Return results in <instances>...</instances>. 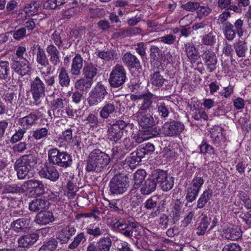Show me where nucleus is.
<instances>
[{
    "label": "nucleus",
    "mask_w": 251,
    "mask_h": 251,
    "mask_svg": "<svg viewBox=\"0 0 251 251\" xmlns=\"http://www.w3.org/2000/svg\"><path fill=\"white\" fill-rule=\"evenodd\" d=\"M110 161L109 156L100 149L93 150L86 160L85 170L87 172H101Z\"/></svg>",
    "instance_id": "f257e3e1"
},
{
    "label": "nucleus",
    "mask_w": 251,
    "mask_h": 251,
    "mask_svg": "<svg viewBox=\"0 0 251 251\" xmlns=\"http://www.w3.org/2000/svg\"><path fill=\"white\" fill-rule=\"evenodd\" d=\"M223 236L228 240H236L242 236V233L239 228L233 226L223 229Z\"/></svg>",
    "instance_id": "a878e982"
},
{
    "label": "nucleus",
    "mask_w": 251,
    "mask_h": 251,
    "mask_svg": "<svg viewBox=\"0 0 251 251\" xmlns=\"http://www.w3.org/2000/svg\"><path fill=\"white\" fill-rule=\"evenodd\" d=\"M201 41L202 44L207 46L212 47L217 41L216 33L213 31H210L208 33L203 35Z\"/></svg>",
    "instance_id": "a18cd8bd"
},
{
    "label": "nucleus",
    "mask_w": 251,
    "mask_h": 251,
    "mask_svg": "<svg viewBox=\"0 0 251 251\" xmlns=\"http://www.w3.org/2000/svg\"><path fill=\"white\" fill-rule=\"evenodd\" d=\"M86 124H88L90 127L97 128L99 126V120L97 115L91 113L85 120Z\"/></svg>",
    "instance_id": "bf43d9fd"
},
{
    "label": "nucleus",
    "mask_w": 251,
    "mask_h": 251,
    "mask_svg": "<svg viewBox=\"0 0 251 251\" xmlns=\"http://www.w3.org/2000/svg\"><path fill=\"white\" fill-rule=\"evenodd\" d=\"M76 232V229L74 226L68 225L59 231L57 239L62 244L67 243L71 237L75 235Z\"/></svg>",
    "instance_id": "6ab92c4d"
},
{
    "label": "nucleus",
    "mask_w": 251,
    "mask_h": 251,
    "mask_svg": "<svg viewBox=\"0 0 251 251\" xmlns=\"http://www.w3.org/2000/svg\"><path fill=\"white\" fill-rule=\"evenodd\" d=\"M9 64L7 61H0V78L6 79L9 72Z\"/></svg>",
    "instance_id": "6e6d98bb"
},
{
    "label": "nucleus",
    "mask_w": 251,
    "mask_h": 251,
    "mask_svg": "<svg viewBox=\"0 0 251 251\" xmlns=\"http://www.w3.org/2000/svg\"><path fill=\"white\" fill-rule=\"evenodd\" d=\"M133 117L143 128H151L155 124L154 119L149 113L136 112Z\"/></svg>",
    "instance_id": "2eb2a0df"
},
{
    "label": "nucleus",
    "mask_w": 251,
    "mask_h": 251,
    "mask_svg": "<svg viewBox=\"0 0 251 251\" xmlns=\"http://www.w3.org/2000/svg\"><path fill=\"white\" fill-rule=\"evenodd\" d=\"M239 197L243 201V204L247 209H251V199L245 192L241 191L239 192Z\"/></svg>",
    "instance_id": "0e129e2a"
},
{
    "label": "nucleus",
    "mask_w": 251,
    "mask_h": 251,
    "mask_svg": "<svg viewBox=\"0 0 251 251\" xmlns=\"http://www.w3.org/2000/svg\"><path fill=\"white\" fill-rule=\"evenodd\" d=\"M97 55L100 58L105 61L114 60L118 58L117 51L113 49L106 51H99Z\"/></svg>",
    "instance_id": "58836bf2"
},
{
    "label": "nucleus",
    "mask_w": 251,
    "mask_h": 251,
    "mask_svg": "<svg viewBox=\"0 0 251 251\" xmlns=\"http://www.w3.org/2000/svg\"><path fill=\"white\" fill-rule=\"evenodd\" d=\"M12 69L18 74L24 76L30 71L29 61L24 58H16L12 60Z\"/></svg>",
    "instance_id": "ddd939ff"
},
{
    "label": "nucleus",
    "mask_w": 251,
    "mask_h": 251,
    "mask_svg": "<svg viewBox=\"0 0 251 251\" xmlns=\"http://www.w3.org/2000/svg\"><path fill=\"white\" fill-rule=\"evenodd\" d=\"M93 80H88L85 77L80 78L75 83V88L80 92L87 91L92 86Z\"/></svg>",
    "instance_id": "c756f323"
},
{
    "label": "nucleus",
    "mask_w": 251,
    "mask_h": 251,
    "mask_svg": "<svg viewBox=\"0 0 251 251\" xmlns=\"http://www.w3.org/2000/svg\"><path fill=\"white\" fill-rule=\"evenodd\" d=\"M58 71L59 84L61 87H68L70 84L71 79L66 69L62 67Z\"/></svg>",
    "instance_id": "2f4dec72"
},
{
    "label": "nucleus",
    "mask_w": 251,
    "mask_h": 251,
    "mask_svg": "<svg viewBox=\"0 0 251 251\" xmlns=\"http://www.w3.org/2000/svg\"><path fill=\"white\" fill-rule=\"evenodd\" d=\"M134 127L132 123L126 122L123 120H116L115 123L110 124L107 129V137L113 144L119 142L124 135V132H126L128 129Z\"/></svg>",
    "instance_id": "f03ea898"
},
{
    "label": "nucleus",
    "mask_w": 251,
    "mask_h": 251,
    "mask_svg": "<svg viewBox=\"0 0 251 251\" xmlns=\"http://www.w3.org/2000/svg\"><path fill=\"white\" fill-rule=\"evenodd\" d=\"M159 199L155 196H152L147 200L144 203V207L147 210L154 209L159 205Z\"/></svg>",
    "instance_id": "5fc2aeb1"
},
{
    "label": "nucleus",
    "mask_w": 251,
    "mask_h": 251,
    "mask_svg": "<svg viewBox=\"0 0 251 251\" xmlns=\"http://www.w3.org/2000/svg\"><path fill=\"white\" fill-rule=\"evenodd\" d=\"M213 193L212 190L208 188L205 189L197 201L196 209H201L203 208L208 201L211 199Z\"/></svg>",
    "instance_id": "cd10ccee"
},
{
    "label": "nucleus",
    "mask_w": 251,
    "mask_h": 251,
    "mask_svg": "<svg viewBox=\"0 0 251 251\" xmlns=\"http://www.w3.org/2000/svg\"><path fill=\"white\" fill-rule=\"evenodd\" d=\"M49 163L52 165L67 168L72 164V157L66 151H60L57 148H52L48 151Z\"/></svg>",
    "instance_id": "20e7f679"
},
{
    "label": "nucleus",
    "mask_w": 251,
    "mask_h": 251,
    "mask_svg": "<svg viewBox=\"0 0 251 251\" xmlns=\"http://www.w3.org/2000/svg\"><path fill=\"white\" fill-rule=\"evenodd\" d=\"M202 59L207 70L211 73L216 69L217 58L215 52L211 49H206L201 54Z\"/></svg>",
    "instance_id": "f8f14e48"
},
{
    "label": "nucleus",
    "mask_w": 251,
    "mask_h": 251,
    "mask_svg": "<svg viewBox=\"0 0 251 251\" xmlns=\"http://www.w3.org/2000/svg\"><path fill=\"white\" fill-rule=\"evenodd\" d=\"M204 180L202 177L195 176L192 180V182L189 185V186L200 192Z\"/></svg>",
    "instance_id": "052dcab7"
},
{
    "label": "nucleus",
    "mask_w": 251,
    "mask_h": 251,
    "mask_svg": "<svg viewBox=\"0 0 251 251\" xmlns=\"http://www.w3.org/2000/svg\"><path fill=\"white\" fill-rule=\"evenodd\" d=\"M143 101L141 106L139 107L138 111L137 112L139 113H147V111H151L154 109L152 106L153 102L157 101V100L159 97L154 95L151 92H148L144 94L143 97Z\"/></svg>",
    "instance_id": "dca6fc26"
},
{
    "label": "nucleus",
    "mask_w": 251,
    "mask_h": 251,
    "mask_svg": "<svg viewBox=\"0 0 251 251\" xmlns=\"http://www.w3.org/2000/svg\"><path fill=\"white\" fill-rule=\"evenodd\" d=\"M215 130L218 132L217 134L214 131H212L211 133V137L214 143L219 144L222 142H224L225 138L223 134V128L221 127H217Z\"/></svg>",
    "instance_id": "864d4df0"
},
{
    "label": "nucleus",
    "mask_w": 251,
    "mask_h": 251,
    "mask_svg": "<svg viewBox=\"0 0 251 251\" xmlns=\"http://www.w3.org/2000/svg\"><path fill=\"white\" fill-rule=\"evenodd\" d=\"M126 161L128 165L131 169L135 168L141 162L140 160L137 156L133 155V153L131 154L130 157L126 159Z\"/></svg>",
    "instance_id": "774afa93"
},
{
    "label": "nucleus",
    "mask_w": 251,
    "mask_h": 251,
    "mask_svg": "<svg viewBox=\"0 0 251 251\" xmlns=\"http://www.w3.org/2000/svg\"><path fill=\"white\" fill-rule=\"evenodd\" d=\"M85 240L84 233L81 232L75 237L74 241L69 244L68 248L71 250L75 249L78 247L81 242H84Z\"/></svg>",
    "instance_id": "4d7b16f0"
},
{
    "label": "nucleus",
    "mask_w": 251,
    "mask_h": 251,
    "mask_svg": "<svg viewBox=\"0 0 251 251\" xmlns=\"http://www.w3.org/2000/svg\"><path fill=\"white\" fill-rule=\"evenodd\" d=\"M233 27L235 28V31L236 32L238 36L239 37H242L243 35V26H244V21L241 19H239L237 20L234 25H233Z\"/></svg>",
    "instance_id": "69168bd1"
},
{
    "label": "nucleus",
    "mask_w": 251,
    "mask_h": 251,
    "mask_svg": "<svg viewBox=\"0 0 251 251\" xmlns=\"http://www.w3.org/2000/svg\"><path fill=\"white\" fill-rule=\"evenodd\" d=\"M66 102V99L63 97H61L54 99L51 102V106L53 110H58L56 116L60 117L61 115L59 109L63 108Z\"/></svg>",
    "instance_id": "49530a36"
},
{
    "label": "nucleus",
    "mask_w": 251,
    "mask_h": 251,
    "mask_svg": "<svg viewBox=\"0 0 251 251\" xmlns=\"http://www.w3.org/2000/svg\"><path fill=\"white\" fill-rule=\"evenodd\" d=\"M39 5L38 2L31 1L25 6L24 11L28 16L34 15L38 12Z\"/></svg>",
    "instance_id": "3c124183"
},
{
    "label": "nucleus",
    "mask_w": 251,
    "mask_h": 251,
    "mask_svg": "<svg viewBox=\"0 0 251 251\" xmlns=\"http://www.w3.org/2000/svg\"><path fill=\"white\" fill-rule=\"evenodd\" d=\"M112 158L116 160H120L124 157L127 151H126L123 147L118 146L113 148L112 150Z\"/></svg>",
    "instance_id": "603ef678"
},
{
    "label": "nucleus",
    "mask_w": 251,
    "mask_h": 251,
    "mask_svg": "<svg viewBox=\"0 0 251 251\" xmlns=\"http://www.w3.org/2000/svg\"><path fill=\"white\" fill-rule=\"evenodd\" d=\"M30 223V220L29 218H19L11 223L10 227L16 232H24L29 228Z\"/></svg>",
    "instance_id": "a211bd4d"
},
{
    "label": "nucleus",
    "mask_w": 251,
    "mask_h": 251,
    "mask_svg": "<svg viewBox=\"0 0 251 251\" xmlns=\"http://www.w3.org/2000/svg\"><path fill=\"white\" fill-rule=\"evenodd\" d=\"M54 221L53 213L49 211H42L38 213L34 222L40 225H46Z\"/></svg>",
    "instance_id": "412c9836"
},
{
    "label": "nucleus",
    "mask_w": 251,
    "mask_h": 251,
    "mask_svg": "<svg viewBox=\"0 0 251 251\" xmlns=\"http://www.w3.org/2000/svg\"><path fill=\"white\" fill-rule=\"evenodd\" d=\"M46 85L38 76L30 80V91L33 100V104L39 106L46 96Z\"/></svg>",
    "instance_id": "39448f33"
},
{
    "label": "nucleus",
    "mask_w": 251,
    "mask_h": 251,
    "mask_svg": "<svg viewBox=\"0 0 251 251\" xmlns=\"http://www.w3.org/2000/svg\"><path fill=\"white\" fill-rule=\"evenodd\" d=\"M107 87L99 82L89 94L87 101L90 106H96L103 101L108 95Z\"/></svg>",
    "instance_id": "423d86ee"
},
{
    "label": "nucleus",
    "mask_w": 251,
    "mask_h": 251,
    "mask_svg": "<svg viewBox=\"0 0 251 251\" xmlns=\"http://www.w3.org/2000/svg\"><path fill=\"white\" fill-rule=\"evenodd\" d=\"M157 182L153 178L152 175L151 177L147 179L144 183L142 185L140 192L143 195H149L153 192L156 188Z\"/></svg>",
    "instance_id": "393cba45"
},
{
    "label": "nucleus",
    "mask_w": 251,
    "mask_h": 251,
    "mask_svg": "<svg viewBox=\"0 0 251 251\" xmlns=\"http://www.w3.org/2000/svg\"><path fill=\"white\" fill-rule=\"evenodd\" d=\"M152 176L156 179L157 183L164 191L171 190L174 183V177L168 175L166 171L162 170H155L152 173Z\"/></svg>",
    "instance_id": "0eeeda50"
},
{
    "label": "nucleus",
    "mask_w": 251,
    "mask_h": 251,
    "mask_svg": "<svg viewBox=\"0 0 251 251\" xmlns=\"http://www.w3.org/2000/svg\"><path fill=\"white\" fill-rule=\"evenodd\" d=\"M122 60L126 65L131 68H138L140 67L139 60L130 52L126 53L122 58Z\"/></svg>",
    "instance_id": "7c9ffc66"
},
{
    "label": "nucleus",
    "mask_w": 251,
    "mask_h": 251,
    "mask_svg": "<svg viewBox=\"0 0 251 251\" xmlns=\"http://www.w3.org/2000/svg\"><path fill=\"white\" fill-rule=\"evenodd\" d=\"M24 189L21 186L16 184H7L4 185L2 188V194H18L24 193Z\"/></svg>",
    "instance_id": "e433bc0d"
},
{
    "label": "nucleus",
    "mask_w": 251,
    "mask_h": 251,
    "mask_svg": "<svg viewBox=\"0 0 251 251\" xmlns=\"http://www.w3.org/2000/svg\"><path fill=\"white\" fill-rule=\"evenodd\" d=\"M126 78V72L124 67L117 64L110 74L109 83L112 87H119L123 85Z\"/></svg>",
    "instance_id": "6e6552de"
},
{
    "label": "nucleus",
    "mask_w": 251,
    "mask_h": 251,
    "mask_svg": "<svg viewBox=\"0 0 251 251\" xmlns=\"http://www.w3.org/2000/svg\"><path fill=\"white\" fill-rule=\"evenodd\" d=\"M187 56L192 61H195L199 58L198 51L192 43L188 42L184 45Z\"/></svg>",
    "instance_id": "f704fd0d"
},
{
    "label": "nucleus",
    "mask_w": 251,
    "mask_h": 251,
    "mask_svg": "<svg viewBox=\"0 0 251 251\" xmlns=\"http://www.w3.org/2000/svg\"><path fill=\"white\" fill-rule=\"evenodd\" d=\"M157 222L160 227L164 229H166L169 225V217L165 214H162L157 220Z\"/></svg>",
    "instance_id": "338daca9"
},
{
    "label": "nucleus",
    "mask_w": 251,
    "mask_h": 251,
    "mask_svg": "<svg viewBox=\"0 0 251 251\" xmlns=\"http://www.w3.org/2000/svg\"><path fill=\"white\" fill-rule=\"evenodd\" d=\"M109 186L112 194L120 195L127 190L128 184L126 177L121 175H117L111 179Z\"/></svg>",
    "instance_id": "1a4fd4ad"
},
{
    "label": "nucleus",
    "mask_w": 251,
    "mask_h": 251,
    "mask_svg": "<svg viewBox=\"0 0 251 251\" xmlns=\"http://www.w3.org/2000/svg\"><path fill=\"white\" fill-rule=\"evenodd\" d=\"M199 193V191L189 186L186 190V200L187 202H192L196 199Z\"/></svg>",
    "instance_id": "13d9d810"
},
{
    "label": "nucleus",
    "mask_w": 251,
    "mask_h": 251,
    "mask_svg": "<svg viewBox=\"0 0 251 251\" xmlns=\"http://www.w3.org/2000/svg\"><path fill=\"white\" fill-rule=\"evenodd\" d=\"M31 134L32 136H29L27 141L28 144H30L29 142L32 140V138L36 140L46 138L49 134V130L46 127L38 128L31 131Z\"/></svg>",
    "instance_id": "c85d7f7f"
},
{
    "label": "nucleus",
    "mask_w": 251,
    "mask_h": 251,
    "mask_svg": "<svg viewBox=\"0 0 251 251\" xmlns=\"http://www.w3.org/2000/svg\"><path fill=\"white\" fill-rule=\"evenodd\" d=\"M156 108L158 115L162 118H167L170 113V110L171 109L166 102H159V100H157Z\"/></svg>",
    "instance_id": "ea45409f"
},
{
    "label": "nucleus",
    "mask_w": 251,
    "mask_h": 251,
    "mask_svg": "<svg viewBox=\"0 0 251 251\" xmlns=\"http://www.w3.org/2000/svg\"><path fill=\"white\" fill-rule=\"evenodd\" d=\"M112 244V240L109 237H101L97 242L100 251H110Z\"/></svg>",
    "instance_id": "a19ab883"
},
{
    "label": "nucleus",
    "mask_w": 251,
    "mask_h": 251,
    "mask_svg": "<svg viewBox=\"0 0 251 251\" xmlns=\"http://www.w3.org/2000/svg\"><path fill=\"white\" fill-rule=\"evenodd\" d=\"M46 50L49 56V61L54 66L58 65L61 62L60 55L57 47L52 44L48 45Z\"/></svg>",
    "instance_id": "aec40b11"
},
{
    "label": "nucleus",
    "mask_w": 251,
    "mask_h": 251,
    "mask_svg": "<svg viewBox=\"0 0 251 251\" xmlns=\"http://www.w3.org/2000/svg\"><path fill=\"white\" fill-rule=\"evenodd\" d=\"M50 163H46L44 167L39 172V176L52 181H57L59 177V173L56 167Z\"/></svg>",
    "instance_id": "9b49d317"
},
{
    "label": "nucleus",
    "mask_w": 251,
    "mask_h": 251,
    "mask_svg": "<svg viewBox=\"0 0 251 251\" xmlns=\"http://www.w3.org/2000/svg\"><path fill=\"white\" fill-rule=\"evenodd\" d=\"M146 176V172L143 169L138 170L134 175L133 180L134 187L135 189L138 188L141 183L144 180Z\"/></svg>",
    "instance_id": "8fccbe9b"
},
{
    "label": "nucleus",
    "mask_w": 251,
    "mask_h": 251,
    "mask_svg": "<svg viewBox=\"0 0 251 251\" xmlns=\"http://www.w3.org/2000/svg\"><path fill=\"white\" fill-rule=\"evenodd\" d=\"M97 66L92 63L85 64L82 69V75L84 77L88 80H93V78L98 73Z\"/></svg>",
    "instance_id": "bb28decb"
},
{
    "label": "nucleus",
    "mask_w": 251,
    "mask_h": 251,
    "mask_svg": "<svg viewBox=\"0 0 251 251\" xmlns=\"http://www.w3.org/2000/svg\"><path fill=\"white\" fill-rule=\"evenodd\" d=\"M184 129V125L180 122H167L163 125L162 132L165 136L173 137L180 134Z\"/></svg>",
    "instance_id": "9d476101"
},
{
    "label": "nucleus",
    "mask_w": 251,
    "mask_h": 251,
    "mask_svg": "<svg viewBox=\"0 0 251 251\" xmlns=\"http://www.w3.org/2000/svg\"><path fill=\"white\" fill-rule=\"evenodd\" d=\"M58 242L55 238H51L44 242L38 251H54L57 248Z\"/></svg>",
    "instance_id": "09e8293b"
},
{
    "label": "nucleus",
    "mask_w": 251,
    "mask_h": 251,
    "mask_svg": "<svg viewBox=\"0 0 251 251\" xmlns=\"http://www.w3.org/2000/svg\"><path fill=\"white\" fill-rule=\"evenodd\" d=\"M39 235L36 232H31L21 236L18 239V247L29 249L38 240Z\"/></svg>",
    "instance_id": "4468645a"
},
{
    "label": "nucleus",
    "mask_w": 251,
    "mask_h": 251,
    "mask_svg": "<svg viewBox=\"0 0 251 251\" xmlns=\"http://www.w3.org/2000/svg\"><path fill=\"white\" fill-rule=\"evenodd\" d=\"M211 218H208L207 215H205L202 219L199 225L197 228V234L199 236L204 235L210 224Z\"/></svg>",
    "instance_id": "79ce46f5"
},
{
    "label": "nucleus",
    "mask_w": 251,
    "mask_h": 251,
    "mask_svg": "<svg viewBox=\"0 0 251 251\" xmlns=\"http://www.w3.org/2000/svg\"><path fill=\"white\" fill-rule=\"evenodd\" d=\"M223 29L224 35L227 40L231 41L235 37L236 32L233 29V25L230 23H226Z\"/></svg>",
    "instance_id": "de8ad7c7"
},
{
    "label": "nucleus",
    "mask_w": 251,
    "mask_h": 251,
    "mask_svg": "<svg viewBox=\"0 0 251 251\" xmlns=\"http://www.w3.org/2000/svg\"><path fill=\"white\" fill-rule=\"evenodd\" d=\"M149 82L155 89H158L163 86L165 83H167V80L159 71H155L151 74Z\"/></svg>",
    "instance_id": "5701e85b"
},
{
    "label": "nucleus",
    "mask_w": 251,
    "mask_h": 251,
    "mask_svg": "<svg viewBox=\"0 0 251 251\" xmlns=\"http://www.w3.org/2000/svg\"><path fill=\"white\" fill-rule=\"evenodd\" d=\"M83 59L79 53L75 54L72 59L70 73L73 76H79L83 67Z\"/></svg>",
    "instance_id": "4be33fe9"
},
{
    "label": "nucleus",
    "mask_w": 251,
    "mask_h": 251,
    "mask_svg": "<svg viewBox=\"0 0 251 251\" xmlns=\"http://www.w3.org/2000/svg\"><path fill=\"white\" fill-rule=\"evenodd\" d=\"M181 205V202L177 201L171 208L170 215L173 218L174 223H176L179 220L182 215V210Z\"/></svg>",
    "instance_id": "c9c22d12"
},
{
    "label": "nucleus",
    "mask_w": 251,
    "mask_h": 251,
    "mask_svg": "<svg viewBox=\"0 0 251 251\" xmlns=\"http://www.w3.org/2000/svg\"><path fill=\"white\" fill-rule=\"evenodd\" d=\"M36 157L32 154L24 155L18 158L14 164V169L18 179H24L36 164Z\"/></svg>",
    "instance_id": "7ed1b4c3"
},
{
    "label": "nucleus",
    "mask_w": 251,
    "mask_h": 251,
    "mask_svg": "<svg viewBox=\"0 0 251 251\" xmlns=\"http://www.w3.org/2000/svg\"><path fill=\"white\" fill-rule=\"evenodd\" d=\"M49 202L43 199H37L33 200L29 203L28 207L30 211L36 212L49 208Z\"/></svg>",
    "instance_id": "b1692460"
},
{
    "label": "nucleus",
    "mask_w": 251,
    "mask_h": 251,
    "mask_svg": "<svg viewBox=\"0 0 251 251\" xmlns=\"http://www.w3.org/2000/svg\"><path fill=\"white\" fill-rule=\"evenodd\" d=\"M181 7L185 10L193 12L196 10L197 11L199 9L200 7V3L197 1H188L182 4Z\"/></svg>",
    "instance_id": "680f3d73"
},
{
    "label": "nucleus",
    "mask_w": 251,
    "mask_h": 251,
    "mask_svg": "<svg viewBox=\"0 0 251 251\" xmlns=\"http://www.w3.org/2000/svg\"><path fill=\"white\" fill-rule=\"evenodd\" d=\"M23 186L28 190L31 189L37 197L41 196L45 193V187L43 183L35 179H31L25 181L23 184Z\"/></svg>",
    "instance_id": "f3484780"
},
{
    "label": "nucleus",
    "mask_w": 251,
    "mask_h": 251,
    "mask_svg": "<svg viewBox=\"0 0 251 251\" xmlns=\"http://www.w3.org/2000/svg\"><path fill=\"white\" fill-rule=\"evenodd\" d=\"M212 11L211 8L208 6H201L197 11L198 17L200 19L207 16Z\"/></svg>",
    "instance_id": "e2e57ef3"
},
{
    "label": "nucleus",
    "mask_w": 251,
    "mask_h": 251,
    "mask_svg": "<svg viewBox=\"0 0 251 251\" xmlns=\"http://www.w3.org/2000/svg\"><path fill=\"white\" fill-rule=\"evenodd\" d=\"M36 56L37 63L42 68L46 67L49 65L50 62L44 49L41 51L36 52Z\"/></svg>",
    "instance_id": "c03bdc74"
},
{
    "label": "nucleus",
    "mask_w": 251,
    "mask_h": 251,
    "mask_svg": "<svg viewBox=\"0 0 251 251\" xmlns=\"http://www.w3.org/2000/svg\"><path fill=\"white\" fill-rule=\"evenodd\" d=\"M111 226L114 230L119 231L121 233L128 227V225L126 223V220L122 218L120 219L112 218Z\"/></svg>",
    "instance_id": "72a5a7b5"
},
{
    "label": "nucleus",
    "mask_w": 251,
    "mask_h": 251,
    "mask_svg": "<svg viewBox=\"0 0 251 251\" xmlns=\"http://www.w3.org/2000/svg\"><path fill=\"white\" fill-rule=\"evenodd\" d=\"M115 111V105L113 103L107 102L101 108L99 112L100 116L103 119H107Z\"/></svg>",
    "instance_id": "4c0bfd02"
},
{
    "label": "nucleus",
    "mask_w": 251,
    "mask_h": 251,
    "mask_svg": "<svg viewBox=\"0 0 251 251\" xmlns=\"http://www.w3.org/2000/svg\"><path fill=\"white\" fill-rule=\"evenodd\" d=\"M234 49L236 53L239 57H244L246 56V52L248 47L245 42L239 40L233 44Z\"/></svg>",
    "instance_id": "37998d69"
},
{
    "label": "nucleus",
    "mask_w": 251,
    "mask_h": 251,
    "mask_svg": "<svg viewBox=\"0 0 251 251\" xmlns=\"http://www.w3.org/2000/svg\"><path fill=\"white\" fill-rule=\"evenodd\" d=\"M38 119L39 117L37 115L35 114L30 113L28 115L20 118L19 123L22 126L25 127L27 128L30 126L34 125Z\"/></svg>",
    "instance_id": "473e14b6"
}]
</instances>
